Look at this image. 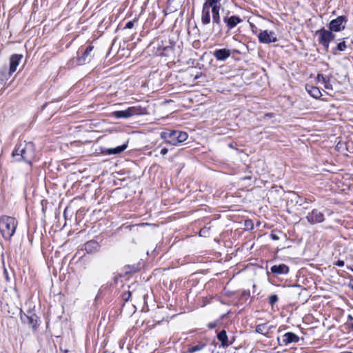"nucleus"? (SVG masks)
<instances>
[{"mask_svg":"<svg viewBox=\"0 0 353 353\" xmlns=\"http://www.w3.org/2000/svg\"><path fill=\"white\" fill-rule=\"evenodd\" d=\"M35 155V146L33 142H26L24 144L17 145L12 152V157L16 161H23L28 164H32V160Z\"/></svg>","mask_w":353,"mask_h":353,"instance_id":"nucleus-1","label":"nucleus"},{"mask_svg":"<svg viewBox=\"0 0 353 353\" xmlns=\"http://www.w3.org/2000/svg\"><path fill=\"white\" fill-rule=\"evenodd\" d=\"M18 222L15 218L6 215L0 217V232L5 240L10 241L15 233Z\"/></svg>","mask_w":353,"mask_h":353,"instance_id":"nucleus-2","label":"nucleus"},{"mask_svg":"<svg viewBox=\"0 0 353 353\" xmlns=\"http://www.w3.org/2000/svg\"><path fill=\"white\" fill-rule=\"evenodd\" d=\"M143 113V108L141 106H132L124 110L114 111L112 115L117 119H128L134 115H139Z\"/></svg>","mask_w":353,"mask_h":353,"instance_id":"nucleus-3","label":"nucleus"},{"mask_svg":"<svg viewBox=\"0 0 353 353\" xmlns=\"http://www.w3.org/2000/svg\"><path fill=\"white\" fill-rule=\"evenodd\" d=\"M333 32L330 29L325 30L324 28L316 32V34L319 36V43L324 47L326 51L328 50L330 42L335 38Z\"/></svg>","mask_w":353,"mask_h":353,"instance_id":"nucleus-4","label":"nucleus"},{"mask_svg":"<svg viewBox=\"0 0 353 353\" xmlns=\"http://www.w3.org/2000/svg\"><path fill=\"white\" fill-rule=\"evenodd\" d=\"M157 53L160 56L170 57L174 53V43L170 41H161L157 47Z\"/></svg>","mask_w":353,"mask_h":353,"instance_id":"nucleus-5","label":"nucleus"},{"mask_svg":"<svg viewBox=\"0 0 353 353\" xmlns=\"http://www.w3.org/2000/svg\"><path fill=\"white\" fill-rule=\"evenodd\" d=\"M347 23L346 16H339L329 23L328 28L331 31L340 32L345 28Z\"/></svg>","mask_w":353,"mask_h":353,"instance_id":"nucleus-6","label":"nucleus"},{"mask_svg":"<svg viewBox=\"0 0 353 353\" xmlns=\"http://www.w3.org/2000/svg\"><path fill=\"white\" fill-rule=\"evenodd\" d=\"M223 21L225 25L226 33H229L230 31L235 28L239 23L243 21V19L239 16L232 15L229 16V14L223 16Z\"/></svg>","mask_w":353,"mask_h":353,"instance_id":"nucleus-7","label":"nucleus"},{"mask_svg":"<svg viewBox=\"0 0 353 353\" xmlns=\"http://www.w3.org/2000/svg\"><path fill=\"white\" fill-rule=\"evenodd\" d=\"M258 38L260 43L265 44L274 43L278 40L273 31H268L267 30L261 31Z\"/></svg>","mask_w":353,"mask_h":353,"instance_id":"nucleus-8","label":"nucleus"},{"mask_svg":"<svg viewBox=\"0 0 353 353\" xmlns=\"http://www.w3.org/2000/svg\"><path fill=\"white\" fill-rule=\"evenodd\" d=\"M23 59L22 54H14L10 58V68L8 75L5 77L6 79H9L11 75L17 70L21 60Z\"/></svg>","mask_w":353,"mask_h":353,"instance_id":"nucleus-9","label":"nucleus"},{"mask_svg":"<svg viewBox=\"0 0 353 353\" xmlns=\"http://www.w3.org/2000/svg\"><path fill=\"white\" fill-rule=\"evenodd\" d=\"M161 138L164 139L166 143L172 145H177L176 130H165L161 133Z\"/></svg>","mask_w":353,"mask_h":353,"instance_id":"nucleus-10","label":"nucleus"},{"mask_svg":"<svg viewBox=\"0 0 353 353\" xmlns=\"http://www.w3.org/2000/svg\"><path fill=\"white\" fill-rule=\"evenodd\" d=\"M94 49V46L92 45H89L84 50L83 54L81 56H79L77 59V63L78 65H83L86 63H88L91 61L93 55L91 54L92 51Z\"/></svg>","mask_w":353,"mask_h":353,"instance_id":"nucleus-11","label":"nucleus"},{"mask_svg":"<svg viewBox=\"0 0 353 353\" xmlns=\"http://www.w3.org/2000/svg\"><path fill=\"white\" fill-rule=\"evenodd\" d=\"M306 219L312 224L322 223L324 221V214L317 209H314L309 213Z\"/></svg>","mask_w":353,"mask_h":353,"instance_id":"nucleus-12","label":"nucleus"},{"mask_svg":"<svg viewBox=\"0 0 353 353\" xmlns=\"http://www.w3.org/2000/svg\"><path fill=\"white\" fill-rule=\"evenodd\" d=\"M279 345H287L292 343H297L299 341V337L293 332H287L283 336V339L280 341V339H277Z\"/></svg>","mask_w":353,"mask_h":353,"instance_id":"nucleus-13","label":"nucleus"},{"mask_svg":"<svg viewBox=\"0 0 353 353\" xmlns=\"http://www.w3.org/2000/svg\"><path fill=\"white\" fill-rule=\"evenodd\" d=\"M212 30L216 34L221 35L223 32V26L221 23L220 14L212 16Z\"/></svg>","mask_w":353,"mask_h":353,"instance_id":"nucleus-14","label":"nucleus"},{"mask_svg":"<svg viewBox=\"0 0 353 353\" xmlns=\"http://www.w3.org/2000/svg\"><path fill=\"white\" fill-rule=\"evenodd\" d=\"M231 55V50L226 48L216 49L213 52V56L218 61H225Z\"/></svg>","mask_w":353,"mask_h":353,"instance_id":"nucleus-15","label":"nucleus"},{"mask_svg":"<svg viewBox=\"0 0 353 353\" xmlns=\"http://www.w3.org/2000/svg\"><path fill=\"white\" fill-rule=\"evenodd\" d=\"M128 147L127 143H123L121 145L117 146L114 148H104L101 150V152L106 155L119 154L123 152Z\"/></svg>","mask_w":353,"mask_h":353,"instance_id":"nucleus-16","label":"nucleus"},{"mask_svg":"<svg viewBox=\"0 0 353 353\" xmlns=\"http://www.w3.org/2000/svg\"><path fill=\"white\" fill-rule=\"evenodd\" d=\"M271 272L275 275L286 274L289 272V267L285 264L274 265L270 268Z\"/></svg>","mask_w":353,"mask_h":353,"instance_id":"nucleus-17","label":"nucleus"},{"mask_svg":"<svg viewBox=\"0 0 353 353\" xmlns=\"http://www.w3.org/2000/svg\"><path fill=\"white\" fill-rule=\"evenodd\" d=\"M99 243L94 240L88 241L84 244V250L87 253L96 252L99 250Z\"/></svg>","mask_w":353,"mask_h":353,"instance_id":"nucleus-18","label":"nucleus"},{"mask_svg":"<svg viewBox=\"0 0 353 353\" xmlns=\"http://www.w3.org/2000/svg\"><path fill=\"white\" fill-rule=\"evenodd\" d=\"M274 328V325H268V323L259 324L256 326L255 331L256 332L263 334L264 336H268V334L270 332L271 330Z\"/></svg>","mask_w":353,"mask_h":353,"instance_id":"nucleus-19","label":"nucleus"},{"mask_svg":"<svg viewBox=\"0 0 353 353\" xmlns=\"http://www.w3.org/2000/svg\"><path fill=\"white\" fill-rule=\"evenodd\" d=\"M217 339L221 342V346L223 347H228L232 343V342L228 341L227 332L225 330H221L217 334Z\"/></svg>","mask_w":353,"mask_h":353,"instance_id":"nucleus-20","label":"nucleus"},{"mask_svg":"<svg viewBox=\"0 0 353 353\" xmlns=\"http://www.w3.org/2000/svg\"><path fill=\"white\" fill-rule=\"evenodd\" d=\"M201 23L203 25H208L210 23V8L203 6L201 12Z\"/></svg>","mask_w":353,"mask_h":353,"instance_id":"nucleus-21","label":"nucleus"},{"mask_svg":"<svg viewBox=\"0 0 353 353\" xmlns=\"http://www.w3.org/2000/svg\"><path fill=\"white\" fill-rule=\"evenodd\" d=\"M305 89L309 94L315 99H319L322 95L320 90L317 87L307 84L305 85Z\"/></svg>","mask_w":353,"mask_h":353,"instance_id":"nucleus-22","label":"nucleus"},{"mask_svg":"<svg viewBox=\"0 0 353 353\" xmlns=\"http://www.w3.org/2000/svg\"><path fill=\"white\" fill-rule=\"evenodd\" d=\"M207 346V343L204 342H199L195 345L190 346L187 350V353H194L203 350Z\"/></svg>","mask_w":353,"mask_h":353,"instance_id":"nucleus-23","label":"nucleus"},{"mask_svg":"<svg viewBox=\"0 0 353 353\" xmlns=\"http://www.w3.org/2000/svg\"><path fill=\"white\" fill-rule=\"evenodd\" d=\"M27 319H28V323L32 327H35L37 326V316L34 314L32 311L29 310L28 312V314L26 315Z\"/></svg>","mask_w":353,"mask_h":353,"instance_id":"nucleus-24","label":"nucleus"},{"mask_svg":"<svg viewBox=\"0 0 353 353\" xmlns=\"http://www.w3.org/2000/svg\"><path fill=\"white\" fill-rule=\"evenodd\" d=\"M139 270V265L137 264L133 265H127L123 267V272L125 274H130L132 273H135Z\"/></svg>","mask_w":353,"mask_h":353,"instance_id":"nucleus-25","label":"nucleus"},{"mask_svg":"<svg viewBox=\"0 0 353 353\" xmlns=\"http://www.w3.org/2000/svg\"><path fill=\"white\" fill-rule=\"evenodd\" d=\"M188 137V135L187 132L176 130V140L177 141V145L186 141Z\"/></svg>","mask_w":353,"mask_h":353,"instance_id":"nucleus-26","label":"nucleus"},{"mask_svg":"<svg viewBox=\"0 0 353 353\" xmlns=\"http://www.w3.org/2000/svg\"><path fill=\"white\" fill-rule=\"evenodd\" d=\"M221 0H206L203 6H207L208 8H210V6L218 5L221 3Z\"/></svg>","mask_w":353,"mask_h":353,"instance_id":"nucleus-27","label":"nucleus"},{"mask_svg":"<svg viewBox=\"0 0 353 353\" xmlns=\"http://www.w3.org/2000/svg\"><path fill=\"white\" fill-rule=\"evenodd\" d=\"M137 22L138 18L135 17L133 20L127 22L123 29H132L134 28L135 23H137Z\"/></svg>","mask_w":353,"mask_h":353,"instance_id":"nucleus-28","label":"nucleus"},{"mask_svg":"<svg viewBox=\"0 0 353 353\" xmlns=\"http://www.w3.org/2000/svg\"><path fill=\"white\" fill-rule=\"evenodd\" d=\"M211 11H212V15H218L220 14V8H221V3L218 5H214L212 6H210Z\"/></svg>","mask_w":353,"mask_h":353,"instance_id":"nucleus-29","label":"nucleus"},{"mask_svg":"<svg viewBox=\"0 0 353 353\" xmlns=\"http://www.w3.org/2000/svg\"><path fill=\"white\" fill-rule=\"evenodd\" d=\"M346 48H347L346 43L345 41H343L337 44L336 50H339V51H344V50H345ZM334 50H335V49Z\"/></svg>","mask_w":353,"mask_h":353,"instance_id":"nucleus-30","label":"nucleus"},{"mask_svg":"<svg viewBox=\"0 0 353 353\" xmlns=\"http://www.w3.org/2000/svg\"><path fill=\"white\" fill-rule=\"evenodd\" d=\"M347 325L350 330L353 331V316L351 314L347 315Z\"/></svg>","mask_w":353,"mask_h":353,"instance_id":"nucleus-31","label":"nucleus"},{"mask_svg":"<svg viewBox=\"0 0 353 353\" xmlns=\"http://www.w3.org/2000/svg\"><path fill=\"white\" fill-rule=\"evenodd\" d=\"M278 301V296L276 294H272L269 296V303L273 306Z\"/></svg>","mask_w":353,"mask_h":353,"instance_id":"nucleus-32","label":"nucleus"},{"mask_svg":"<svg viewBox=\"0 0 353 353\" xmlns=\"http://www.w3.org/2000/svg\"><path fill=\"white\" fill-rule=\"evenodd\" d=\"M8 71H7V67H6V66H4V67H3V68L1 69V79L2 81H3V80H5V79H6L5 77H6V75H8ZM7 79H6V80H7Z\"/></svg>","mask_w":353,"mask_h":353,"instance_id":"nucleus-33","label":"nucleus"},{"mask_svg":"<svg viewBox=\"0 0 353 353\" xmlns=\"http://www.w3.org/2000/svg\"><path fill=\"white\" fill-rule=\"evenodd\" d=\"M327 78L325 77L322 74H319H319H317V80H318L319 81H322V82H323V83H327Z\"/></svg>","mask_w":353,"mask_h":353,"instance_id":"nucleus-34","label":"nucleus"},{"mask_svg":"<svg viewBox=\"0 0 353 353\" xmlns=\"http://www.w3.org/2000/svg\"><path fill=\"white\" fill-rule=\"evenodd\" d=\"M130 296H131V292L129 291L127 292H124L122 295L123 299L125 301H128Z\"/></svg>","mask_w":353,"mask_h":353,"instance_id":"nucleus-35","label":"nucleus"},{"mask_svg":"<svg viewBox=\"0 0 353 353\" xmlns=\"http://www.w3.org/2000/svg\"><path fill=\"white\" fill-rule=\"evenodd\" d=\"M126 338H122L119 341V345L121 349H123L125 343Z\"/></svg>","mask_w":353,"mask_h":353,"instance_id":"nucleus-36","label":"nucleus"},{"mask_svg":"<svg viewBox=\"0 0 353 353\" xmlns=\"http://www.w3.org/2000/svg\"><path fill=\"white\" fill-rule=\"evenodd\" d=\"M245 225L248 228V227H250L251 229L253 228V223H252V221L251 220H247L245 221Z\"/></svg>","mask_w":353,"mask_h":353,"instance_id":"nucleus-37","label":"nucleus"},{"mask_svg":"<svg viewBox=\"0 0 353 353\" xmlns=\"http://www.w3.org/2000/svg\"><path fill=\"white\" fill-rule=\"evenodd\" d=\"M335 265H337L339 267H343L344 266V261L343 260H338L336 262L334 263Z\"/></svg>","mask_w":353,"mask_h":353,"instance_id":"nucleus-38","label":"nucleus"},{"mask_svg":"<svg viewBox=\"0 0 353 353\" xmlns=\"http://www.w3.org/2000/svg\"><path fill=\"white\" fill-rule=\"evenodd\" d=\"M3 274H4V276H5L6 281L7 282H9L10 281V277L8 276V272L6 269H4Z\"/></svg>","mask_w":353,"mask_h":353,"instance_id":"nucleus-39","label":"nucleus"},{"mask_svg":"<svg viewBox=\"0 0 353 353\" xmlns=\"http://www.w3.org/2000/svg\"><path fill=\"white\" fill-rule=\"evenodd\" d=\"M270 237L273 240H279V237L278 236V235L274 232H271Z\"/></svg>","mask_w":353,"mask_h":353,"instance_id":"nucleus-40","label":"nucleus"},{"mask_svg":"<svg viewBox=\"0 0 353 353\" xmlns=\"http://www.w3.org/2000/svg\"><path fill=\"white\" fill-rule=\"evenodd\" d=\"M250 27H251L252 32L254 34H256V33L257 28L253 23H250Z\"/></svg>","mask_w":353,"mask_h":353,"instance_id":"nucleus-41","label":"nucleus"},{"mask_svg":"<svg viewBox=\"0 0 353 353\" xmlns=\"http://www.w3.org/2000/svg\"><path fill=\"white\" fill-rule=\"evenodd\" d=\"M168 149H167V148H162V149L161 150L160 153H161L162 155H165V154H166L168 153Z\"/></svg>","mask_w":353,"mask_h":353,"instance_id":"nucleus-42","label":"nucleus"},{"mask_svg":"<svg viewBox=\"0 0 353 353\" xmlns=\"http://www.w3.org/2000/svg\"><path fill=\"white\" fill-rule=\"evenodd\" d=\"M216 323H209L208 327L209 329H213L216 327Z\"/></svg>","mask_w":353,"mask_h":353,"instance_id":"nucleus-43","label":"nucleus"},{"mask_svg":"<svg viewBox=\"0 0 353 353\" xmlns=\"http://www.w3.org/2000/svg\"><path fill=\"white\" fill-rule=\"evenodd\" d=\"M349 287L353 290V278L351 277L350 279Z\"/></svg>","mask_w":353,"mask_h":353,"instance_id":"nucleus-44","label":"nucleus"},{"mask_svg":"<svg viewBox=\"0 0 353 353\" xmlns=\"http://www.w3.org/2000/svg\"><path fill=\"white\" fill-rule=\"evenodd\" d=\"M325 84V88L326 89H330L331 88V85L329 83V79H327V83H324Z\"/></svg>","mask_w":353,"mask_h":353,"instance_id":"nucleus-45","label":"nucleus"},{"mask_svg":"<svg viewBox=\"0 0 353 353\" xmlns=\"http://www.w3.org/2000/svg\"><path fill=\"white\" fill-rule=\"evenodd\" d=\"M204 231H205V230H204V229L201 230V231H200V234L201 235V233H202V234H204Z\"/></svg>","mask_w":353,"mask_h":353,"instance_id":"nucleus-46","label":"nucleus"},{"mask_svg":"<svg viewBox=\"0 0 353 353\" xmlns=\"http://www.w3.org/2000/svg\"><path fill=\"white\" fill-rule=\"evenodd\" d=\"M204 231H205V230H204V229L201 230V231H200V234L201 235V233H202V234H204Z\"/></svg>","mask_w":353,"mask_h":353,"instance_id":"nucleus-47","label":"nucleus"},{"mask_svg":"<svg viewBox=\"0 0 353 353\" xmlns=\"http://www.w3.org/2000/svg\"><path fill=\"white\" fill-rule=\"evenodd\" d=\"M347 269H350L352 271H353V268H351V267H350V266H347Z\"/></svg>","mask_w":353,"mask_h":353,"instance_id":"nucleus-48","label":"nucleus"},{"mask_svg":"<svg viewBox=\"0 0 353 353\" xmlns=\"http://www.w3.org/2000/svg\"><path fill=\"white\" fill-rule=\"evenodd\" d=\"M229 146H230V148H233L232 144H230V145H229Z\"/></svg>","mask_w":353,"mask_h":353,"instance_id":"nucleus-49","label":"nucleus"}]
</instances>
